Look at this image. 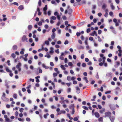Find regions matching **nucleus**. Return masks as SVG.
<instances>
[{
  "mask_svg": "<svg viewBox=\"0 0 122 122\" xmlns=\"http://www.w3.org/2000/svg\"><path fill=\"white\" fill-rule=\"evenodd\" d=\"M53 16H52L51 18V20L50 21V23H53Z\"/></svg>",
  "mask_w": 122,
  "mask_h": 122,
  "instance_id": "nucleus-23",
  "label": "nucleus"
},
{
  "mask_svg": "<svg viewBox=\"0 0 122 122\" xmlns=\"http://www.w3.org/2000/svg\"><path fill=\"white\" fill-rule=\"evenodd\" d=\"M54 15H57V17L58 20L60 19V17L59 15H58V12H55L54 13Z\"/></svg>",
  "mask_w": 122,
  "mask_h": 122,
  "instance_id": "nucleus-8",
  "label": "nucleus"
},
{
  "mask_svg": "<svg viewBox=\"0 0 122 122\" xmlns=\"http://www.w3.org/2000/svg\"><path fill=\"white\" fill-rule=\"evenodd\" d=\"M91 30L90 28H88L87 29L86 32L87 33H88L89 32H90Z\"/></svg>",
  "mask_w": 122,
  "mask_h": 122,
  "instance_id": "nucleus-54",
  "label": "nucleus"
},
{
  "mask_svg": "<svg viewBox=\"0 0 122 122\" xmlns=\"http://www.w3.org/2000/svg\"><path fill=\"white\" fill-rule=\"evenodd\" d=\"M64 57L61 56H59V59L61 60H63L64 59Z\"/></svg>",
  "mask_w": 122,
  "mask_h": 122,
  "instance_id": "nucleus-37",
  "label": "nucleus"
},
{
  "mask_svg": "<svg viewBox=\"0 0 122 122\" xmlns=\"http://www.w3.org/2000/svg\"><path fill=\"white\" fill-rule=\"evenodd\" d=\"M66 113V112L64 110H61L60 111V112H59L58 114H56V115L57 116L62 113L65 114Z\"/></svg>",
  "mask_w": 122,
  "mask_h": 122,
  "instance_id": "nucleus-9",
  "label": "nucleus"
},
{
  "mask_svg": "<svg viewBox=\"0 0 122 122\" xmlns=\"http://www.w3.org/2000/svg\"><path fill=\"white\" fill-rule=\"evenodd\" d=\"M71 88H69L67 89V92H71Z\"/></svg>",
  "mask_w": 122,
  "mask_h": 122,
  "instance_id": "nucleus-64",
  "label": "nucleus"
},
{
  "mask_svg": "<svg viewBox=\"0 0 122 122\" xmlns=\"http://www.w3.org/2000/svg\"><path fill=\"white\" fill-rule=\"evenodd\" d=\"M68 43V41L67 40H66L64 44L65 45L67 44Z\"/></svg>",
  "mask_w": 122,
  "mask_h": 122,
  "instance_id": "nucleus-62",
  "label": "nucleus"
},
{
  "mask_svg": "<svg viewBox=\"0 0 122 122\" xmlns=\"http://www.w3.org/2000/svg\"><path fill=\"white\" fill-rule=\"evenodd\" d=\"M10 57H12L14 59H15L16 57V55L14 53H13L11 54Z\"/></svg>",
  "mask_w": 122,
  "mask_h": 122,
  "instance_id": "nucleus-14",
  "label": "nucleus"
},
{
  "mask_svg": "<svg viewBox=\"0 0 122 122\" xmlns=\"http://www.w3.org/2000/svg\"><path fill=\"white\" fill-rule=\"evenodd\" d=\"M112 31L114 34H116V32L115 30L113 29L112 30Z\"/></svg>",
  "mask_w": 122,
  "mask_h": 122,
  "instance_id": "nucleus-43",
  "label": "nucleus"
},
{
  "mask_svg": "<svg viewBox=\"0 0 122 122\" xmlns=\"http://www.w3.org/2000/svg\"><path fill=\"white\" fill-rule=\"evenodd\" d=\"M84 55L83 54H82L81 56V59H83L84 58Z\"/></svg>",
  "mask_w": 122,
  "mask_h": 122,
  "instance_id": "nucleus-42",
  "label": "nucleus"
},
{
  "mask_svg": "<svg viewBox=\"0 0 122 122\" xmlns=\"http://www.w3.org/2000/svg\"><path fill=\"white\" fill-rule=\"evenodd\" d=\"M50 49L51 50L50 51V53H53V48L52 47H50Z\"/></svg>",
  "mask_w": 122,
  "mask_h": 122,
  "instance_id": "nucleus-27",
  "label": "nucleus"
},
{
  "mask_svg": "<svg viewBox=\"0 0 122 122\" xmlns=\"http://www.w3.org/2000/svg\"><path fill=\"white\" fill-rule=\"evenodd\" d=\"M95 77L97 79H99V77L98 74V72H97V73L96 75L95 76Z\"/></svg>",
  "mask_w": 122,
  "mask_h": 122,
  "instance_id": "nucleus-29",
  "label": "nucleus"
},
{
  "mask_svg": "<svg viewBox=\"0 0 122 122\" xmlns=\"http://www.w3.org/2000/svg\"><path fill=\"white\" fill-rule=\"evenodd\" d=\"M24 8V6L23 5L20 6L18 7V9L20 10H22Z\"/></svg>",
  "mask_w": 122,
  "mask_h": 122,
  "instance_id": "nucleus-15",
  "label": "nucleus"
},
{
  "mask_svg": "<svg viewBox=\"0 0 122 122\" xmlns=\"http://www.w3.org/2000/svg\"><path fill=\"white\" fill-rule=\"evenodd\" d=\"M120 89L119 87H117L116 89V91H117L118 92L120 91Z\"/></svg>",
  "mask_w": 122,
  "mask_h": 122,
  "instance_id": "nucleus-34",
  "label": "nucleus"
},
{
  "mask_svg": "<svg viewBox=\"0 0 122 122\" xmlns=\"http://www.w3.org/2000/svg\"><path fill=\"white\" fill-rule=\"evenodd\" d=\"M78 42L81 44L82 43V42L80 40H79Z\"/></svg>",
  "mask_w": 122,
  "mask_h": 122,
  "instance_id": "nucleus-60",
  "label": "nucleus"
},
{
  "mask_svg": "<svg viewBox=\"0 0 122 122\" xmlns=\"http://www.w3.org/2000/svg\"><path fill=\"white\" fill-rule=\"evenodd\" d=\"M83 23H78L77 25L78 26H81L83 25Z\"/></svg>",
  "mask_w": 122,
  "mask_h": 122,
  "instance_id": "nucleus-53",
  "label": "nucleus"
},
{
  "mask_svg": "<svg viewBox=\"0 0 122 122\" xmlns=\"http://www.w3.org/2000/svg\"><path fill=\"white\" fill-rule=\"evenodd\" d=\"M13 97L15 99L17 98V95L16 94H14L13 95Z\"/></svg>",
  "mask_w": 122,
  "mask_h": 122,
  "instance_id": "nucleus-38",
  "label": "nucleus"
},
{
  "mask_svg": "<svg viewBox=\"0 0 122 122\" xmlns=\"http://www.w3.org/2000/svg\"><path fill=\"white\" fill-rule=\"evenodd\" d=\"M5 120L7 122H10V119L8 118L5 119Z\"/></svg>",
  "mask_w": 122,
  "mask_h": 122,
  "instance_id": "nucleus-57",
  "label": "nucleus"
},
{
  "mask_svg": "<svg viewBox=\"0 0 122 122\" xmlns=\"http://www.w3.org/2000/svg\"><path fill=\"white\" fill-rule=\"evenodd\" d=\"M82 108L86 110H88V108L86 107L85 106H82Z\"/></svg>",
  "mask_w": 122,
  "mask_h": 122,
  "instance_id": "nucleus-28",
  "label": "nucleus"
},
{
  "mask_svg": "<svg viewBox=\"0 0 122 122\" xmlns=\"http://www.w3.org/2000/svg\"><path fill=\"white\" fill-rule=\"evenodd\" d=\"M60 109L59 108H58L57 109L56 111L57 112V114H58L59 112H60Z\"/></svg>",
  "mask_w": 122,
  "mask_h": 122,
  "instance_id": "nucleus-41",
  "label": "nucleus"
},
{
  "mask_svg": "<svg viewBox=\"0 0 122 122\" xmlns=\"http://www.w3.org/2000/svg\"><path fill=\"white\" fill-rule=\"evenodd\" d=\"M94 115L97 118L99 117L100 116L99 113L97 112H95L94 113Z\"/></svg>",
  "mask_w": 122,
  "mask_h": 122,
  "instance_id": "nucleus-12",
  "label": "nucleus"
},
{
  "mask_svg": "<svg viewBox=\"0 0 122 122\" xmlns=\"http://www.w3.org/2000/svg\"><path fill=\"white\" fill-rule=\"evenodd\" d=\"M96 32L95 30L91 34V35L92 36H94L95 33H96Z\"/></svg>",
  "mask_w": 122,
  "mask_h": 122,
  "instance_id": "nucleus-21",
  "label": "nucleus"
},
{
  "mask_svg": "<svg viewBox=\"0 0 122 122\" xmlns=\"http://www.w3.org/2000/svg\"><path fill=\"white\" fill-rule=\"evenodd\" d=\"M73 120L75 121H77L78 120V119L77 117H75L73 118Z\"/></svg>",
  "mask_w": 122,
  "mask_h": 122,
  "instance_id": "nucleus-52",
  "label": "nucleus"
},
{
  "mask_svg": "<svg viewBox=\"0 0 122 122\" xmlns=\"http://www.w3.org/2000/svg\"><path fill=\"white\" fill-rule=\"evenodd\" d=\"M111 113L109 112H106L105 113V117H110L111 116Z\"/></svg>",
  "mask_w": 122,
  "mask_h": 122,
  "instance_id": "nucleus-2",
  "label": "nucleus"
},
{
  "mask_svg": "<svg viewBox=\"0 0 122 122\" xmlns=\"http://www.w3.org/2000/svg\"><path fill=\"white\" fill-rule=\"evenodd\" d=\"M99 121H103V118L102 117H100L98 119Z\"/></svg>",
  "mask_w": 122,
  "mask_h": 122,
  "instance_id": "nucleus-50",
  "label": "nucleus"
},
{
  "mask_svg": "<svg viewBox=\"0 0 122 122\" xmlns=\"http://www.w3.org/2000/svg\"><path fill=\"white\" fill-rule=\"evenodd\" d=\"M80 33L77 32L76 33V35L78 36V37L80 36Z\"/></svg>",
  "mask_w": 122,
  "mask_h": 122,
  "instance_id": "nucleus-59",
  "label": "nucleus"
},
{
  "mask_svg": "<svg viewBox=\"0 0 122 122\" xmlns=\"http://www.w3.org/2000/svg\"><path fill=\"white\" fill-rule=\"evenodd\" d=\"M44 22V20L43 19H42L41 21H40L38 23H42Z\"/></svg>",
  "mask_w": 122,
  "mask_h": 122,
  "instance_id": "nucleus-46",
  "label": "nucleus"
},
{
  "mask_svg": "<svg viewBox=\"0 0 122 122\" xmlns=\"http://www.w3.org/2000/svg\"><path fill=\"white\" fill-rule=\"evenodd\" d=\"M24 50L23 49H22L21 51H20V53L21 54H24Z\"/></svg>",
  "mask_w": 122,
  "mask_h": 122,
  "instance_id": "nucleus-30",
  "label": "nucleus"
},
{
  "mask_svg": "<svg viewBox=\"0 0 122 122\" xmlns=\"http://www.w3.org/2000/svg\"><path fill=\"white\" fill-rule=\"evenodd\" d=\"M45 43L47 45H48L49 44V42L48 41H46L45 42Z\"/></svg>",
  "mask_w": 122,
  "mask_h": 122,
  "instance_id": "nucleus-32",
  "label": "nucleus"
},
{
  "mask_svg": "<svg viewBox=\"0 0 122 122\" xmlns=\"http://www.w3.org/2000/svg\"><path fill=\"white\" fill-rule=\"evenodd\" d=\"M87 64L89 65H91L92 64V62L91 61H89L87 63Z\"/></svg>",
  "mask_w": 122,
  "mask_h": 122,
  "instance_id": "nucleus-58",
  "label": "nucleus"
},
{
  "mask_svg": "<svg viewBox=\"0 0 122 122\" xmlns=\"http://www.w3.org/2000/svg\"><path fill=\"white\" fill-rule=\"evenodd\" d=\"M13 49L14 50H16L17 49V46L16 45H15L13 46L12 47Z\"/></svg>",
  "mask_w": 122,
  "mask_h": 122,
  "instance_id": "nucleus-16",
  "label": "nucleus"
},
{
  "mask_svg": "<svg viewBox=\"0 0 122 122\" xmlns=\"http://www.w3.org/2000/svg\"><path fill=\"white\" fill-rule=\"evenodd\" d=\"M21 64L20 62L18 63V64L16 66V67L18 69V71H21V68L20 67L21 66Z\"/></svg>",
  "mask_w": 122,
  "mask_h": 122,
  "instance_id": "nucleus-1",
  "label": "nucleus"
},
{
  "mask_svg": "<svg viewBox=\"0 0 122 122\" xmlns=\"http://www.w3.org/2000/svg\"><path fill=\"white\" fill-rule=\"evenodd\" d=\"M102 99L104 100H105L106 99V97L104 95L102 97Z\"/></svg>",
  "mask_w": 122,
  "mask_h": 122,
  "instance_id": "nucleus-63",
  "label": "nucleus"
},
{
  "mask_svg": "<svg viewBox=\"0 0 122 122\" xmlns=\"http://www.w3.org/2000/svg\"><path fill=\"white\" fill-rule=\"evenodd\" d=\"M94 25V23H91L90 24H89L87 25V27H90L91 25Z\"/></svg>",
  "mask_w": 122,
  "mask_h": 122,
  "instance_id": "nucleus-44",
  "label": "nucleus"
},
{
  "mask_svg": "<svg viewBox=\"0 0 122 122\" xmlns=\"http://www.w3.org/2000/svg\"><path fill=\"white\" fill-rule=\"evenodd\" d=\"M55 52L57 53L58 54L59 53V49H57V50H56L55 51Z\"/></svg>",
  "mask_w": 122,
  "mask_h": 122,
  "instance_id": "nucleus-40",
  "label": "nucleus"
},
{
  "mask_svg": "<svg viewBox=\"0 0 122 122\" xmlns=\"http://www.w3.org/2000/svg\"><path fill=\"white\" fill-rule=\"evenodd\" d=\"M73 84H76L77 83V82L76 81H74V80L73 81Z\"/></svg>",
  "mask_w": 122,
  "mask_h": 122,
  "instance_id": "nucleus-56",
  "label": "nucleus"
},
{
  "mask_svg": "<svg viewBox=\"0 0 122 122\" xmlns=\"http://www.w3.org/2000/svg\"><path fill=\"white\" fill-rule=\"evenodd\" d=\"M102 30H98V32L99 34H101L102 33Z\"/></svg>",
  "mask_w": 122,
  "mask_h": 122,
  "instance_id": "nucleus-48",
  "label": "nucleus"
},
{
  "mask_svg": "<svg viewBox=\"0 0 122 122\" xmlns=\"http://www.w3.org/2000/svg\"><path fill=\"white\" fill-rule=\"evenodd\" d=\"M70 109H74V106L73 104H71L70 107Z\"/></svg>",
  "mask_w": 122,
  "mask_h": 122,
  "instance_id": "nucleus-13",
  "label": "nucleus"
},
{
  "mask_svg": "<svg viewBox=\"0 0 122 122\" xmlns=\"http://www.w3.org/2000/svg\"><path fill=\"white\" fill-rule=\"evenodd\" d=\"M51 11L49 10L47 12V14L48 16H50L51 15Z\"/></svg>",
  "mask_w": 122,
  "mask_h": 122,
  "instance_id": "nucleus-45",
  "label": "nucleus"
},
{
  "mask_svg": "<svg viewBox=\"0 0 122 122\" xmlns=\"http://www.w3.org/2000/svg\"><path fill=\"white\" fill-rule=\"evenodd\" d=\"M6 96V95L5 93L4 92H3V95H2V97H1V98L3 100H4L5 98H6V97H5Z\"/></svg>",
  "mask_w": 122,
  "mask_h": 122,
  "instance_id": "nucleus-10",
  "label": "nucleus"
},
{
  "mask_svg": "<svg viewBox=\"0 0 122 122\" xmlns=\"http://www.w3.org/2000/svg\"><path fill=\"white\" fill-rule=\"evenodd\" d=\"M93 40V38L92 37H90L89 38V40L90 41H92Z\"/></svg>",
  "mask_w": 122,
  "mask_h": 122,
  "instance_id": "nucleus-55",
  "label": "nucleus"
},
{
  "mask_svg": "<svg viewBox=\"0 0 122 122\" xmlns=\"http://www.w3.org/2000/svg\"><path fill=\"white\" fill-rule=\"evenodd\" d=\"M68 65L69 66H72L73 65L72 63L71 62H69L68 63Z\"/></svg>",
  "mask_w": 122,
  "mask_h": 122,
  "instance_id": "nucleus-39",
  "label": "nucleus"
},
{
  "mask_svg": "<svg viewBox=\"0 0 122 122\" xmlns=\"http://www.w3.org/2000/svg\"><path fill=\"white\" fill-rule=\"evenodd\" d=\"M38 5L39 6H41V0H39V1Z\"/></svg>",
  "mask_w": 122,
  "mask_h": 122,
  "instance_id": "nucleus-36",
  "label": "nucleus"
},
{
  "mask_svg": "<svg viewBox=\"0 0 122 122\" xmlns=\"http://www.w3.org/2000/svg\"><path fill=\"white\" fill-rule=\"evenodd\" d=\"M75 88L76 89V93L78 94H79L81 91L80 88L78 86H76Z\"/></svg>",
  "mask_w": 122,
  "mask_h": 122,
  "instance_id": "nucleus-5",
  "label": "nucleus"
},
{
  "mask_svg": "<svg viewBox=\"0 0 122 122\" xmlns=\"http://www.w3.org/2000/svg\"><path fill=\"white\" fill-rule=\"evenodd\" d=\"M42 65L43 67L46 69H47L49 68V67L48 66H46L44 64H43Z\"/></svg>",
  "mask_w": 122,
  "mask_h": 122,
  "instance_id": "nucleus-22",
  "label": "nucleus"
},
{
  "mask_svg": "<svg viewBox=\"0 0 122 122\" xmlns=\"http://www.w3.org/2000/svg\"><path fill=\"white\" fill-rule=\"evenodd\" d=\"M12 4H14L15 5H16L17 6H18L19 5V4H18V3H17L16 2H15L13 3H12Z\"/></svg>",
  "mask_w": 122,
  "mask_h": 122,
  "instance_id": "nucleus-51",
  "label": "nucleus"
},
{
  "mask_svg": "<svg viewBox=\"0 0 122 122\" xmlns=\"http://www.w3.org/2000/svg\"><path fill=\"white\" fill-rule=\"evenodd\" d=\"M24 110V109L22 108H21L20 109L19 111L21 112H22Z\"/></svg>",
  "mask_w": 122,
  "mask_h": 122,
  "instance_id": "nucleus-35",
  "label": "nucleus"
},
{
  "mask_svg": "<svg viewBox=\"0 0 122 122\" xmlns=\"http://www.w3.org/2000/svg\"><path fill=\"white\" fill-rule=\"evenodd\" d=\"M72 10L71 9H69L68 10V13L69 14H71L72 12Z\"/></svg>",
  "mask_w": 122,
  "mask_h": 122,
  "instance_id": "nucleus-17",
  "label": "nucleus"
},
{
  "mask_svg": "<svg viewBox=\"0 0 122 122\" xmlns=\"http://www.w3.org/2000/svg\"><path fill=\"white\" fill-rule=\"evenodd\" d=\"M47 5H46L45 7L43 8V11H46L47 10Z\"/></svg>",
  "mask_w": 122,
  "mask_h": 122,
  "instance_id": "nucleus-20",
  "label": "nucleus"
},
{
  "mask_svg": "<svg viewBox=\"0 0 122 122\" xmlns=\"http://www.w3.org/2000/svg\"><path fill=\"white\" fill-rule=\"evenodd\" d=\"M106 75L108 77L111 78L112 76V73L111 72H108L106 74Z\"/></svg>",
  "mask_w": 122,
  "mask_h": 122,
  "instance_id": "nucleus-3",
  "label": "nucleus"
},
{
  "mask_svg": "<svg viewBox=\"0 0 122 122\" xmlns=\"http://www.w3.org/2000/svg\"><path fill=\"white\" fill-rule=\"evenodd\" d=\"M71 78L70 76H68L67 77V79L68 81H70L71 80Z\"/></svg>",
  "mask_w": 122,
  "mask_h": 122,
  "instance_id": "nucleus-24",
  "label": "nucleus"
},
{
  "mask_svg": "<svg viewBox=\"0 0 122 122\" xmlns=\"http://www.w3.org/2000/svg\"><path fill=\"white\" fill-rule=\"evenodd\" d=\"M107 7V5L105 3H104L102 6V8L103 9L105 10Z\"/></svg>",
  "mask_w": 122,
  "mask_h": 122,
  "instance_id": "nucleus-11",
  "label": "nucleus"
},
{
  "mask_svg": "<svg viewBox=\"0 0 122 122\" xmlns=\"http://www.w3.org/2000/svg\"><path fill=\"white\" fill-rule=\"evenodd\" d=\"M49 114L48 113H47L45 114L44 115V117L45 118H47V116L49 115Z\"/></svg>",
  "mask_w": 122,
  "mask_h": 122,
  "instance_id": "nucleus-31",
  "label": "nucleus"
},
{
  "mask_svg": "<svg viewBox=\"0 0 122 122\" xmlns=\"http://www.w3.org/2000/svg\"><path fill=\"white\" fill-rule=\"evenodd\" d=\"M5 85L8 88L9 87V86L8 85V83L7 82H5Z\"/></svg>",
  "mask_w": 122,
  "mask_h": 122,
  "instance_id": "nucleus-25",
  "label": "nucleus"
},
{
  "mask_svg": "<svg viewBox=\"0 0 122 122\" xmlns=\"http://www.w3.org/2000/svg\"><path fill=\"white\" fill-rule=\"evenodd\" d=\"M109 106L110 108L112 110H114L115 109V107L114 105L110 104L109 105Z\"/></svg>",
  "mask_w": 122,
  "mask_h": 122,
  "instance_id": "nucleus-4",
  "label": "nucleus"
},
{
  "mask_svg": "<svg viewBox=\"0 0 122 122\" xmlns=\"http://www.w3.org/2000/svg\"><path fill=\"white\" fill-rule=\"evenodd\" d=\"M26 120L27 121L29 122L30 121V119L29 118H28V117H27L26 118Z\"/></svg>",
  "mask_w": 122,
  "mask_h": 122,
  "instance_id": "nucleus-61",
  "label": "nucleus"
},
{
  "mask_svg": "<svg viewBox=\"0 0 122 122\" xmlns=\"http://www.w3.org/2000/svg\"><path fill=\"white\" fill-rule=\"evenodd\" d=\"M86 66V64L85 63H83L82 64V66L83 67H85Z\"/></svg>",
  "mask_w": 122,
  "mask_h": 122,
  "instance_id": "nucleus-47",
  "label": "nucleus"
},
{
  "mask_svg": "<svg viewBox=\"0 0 122 122\" xmlns=\"http://www.w3.org/2000/svg\"><path fill=\"white\" fill-rule=\"evenodd\" d=\"M6 71L8 72H10L11 71L9 69L7 68H6Z\"/></svg>",
  "mask_w": 122,
  "mask_h": 122,
  "instance_id": "nucleus-33",
  "label": "nucleus"
},
{
  "mask_svg": "<svg viewBox=\"0 0 122 122\" xmlns=\"http://www.w3.org/2000/svg\"><path fill=\"white\" fill-rule=\"evenodd\" d=\"M32 28V26L30 25H29L28 26V29L29 30H31Z\"/></svg>",
  "mask_w": 122,
  "mask_h": 122,
  "instance_id": "nucleus-26",
  "label": "nucleus"
},
{
  "mask_svg": "<svg viewBox=\"0 0 122 122\" xmlns=\"http://www.w3.org/2000/svg\"><path fill=\"white\" fill-rule=\"evenodd\" d=\"M77 47L79 49H84V47L81 46H78Z\"/></svg>",
  "mask_w": 122,
  "mask_h": 122,
  "instance_id": "nucleus-19",
  "label": "nucleus"
},
{
  "mask_svg": "<svg viewBox=\"0 0 122 122\" xmlns=\"http://www.w3.org/2000/svg\"><path fill=\"white\" fill-rule=\"evenodd\" d=\"M110 120L112 122H113L115 119V117L113 116H111L109 117Z\"/></svg>",
  "mask_w": 122,
  "mask_h": 122,
  "instance_id": "nucleus-7",
  "label": "nucleus"
},
{
  "mask_svg": "<svg viewBox=\"0 0 122 122\" xmlns=\"http://www.w3.org/2000/svg\"><path fill=\"white\" fill-rule=\"evenodd\" d=\"M111 7V9L112 10H114L115 9V8L113 4L112 3L110 4Z\"/></svg>",
  "mask_w": 122,
  "mask_h": 122,
  "instance_id": "nucleus-18",
  "label": "nucleus"
},
{
  "mask_svg": "<svg viewBox=\"0 0 122 122\" xmlns=\"http://www.w3.org/2000/svg\"><path fill=\"white\" fill-rule=\"evenodd\" d=\"M22 41H26L27 42V38H26L25 36H23L22 38Z\"/></svg>",
  "mask_w": 122,
  "mask_h": 122,
  "instance_id": "nucleus-6",
  "label": "nucleus"
},
{
  "mask_svg": "<svg viewBox=\"0 0 122 122\" xmlns=\"http://www.w3.org/2000/svg\"><path fill=\"white\" fill-rule=\"evenodd\" d=\"M108 13L107 12H106L104 16L107 17H108Z\"/></svg>",
  "mask_w": 122,
  "mask_h": 122,
  "instance_id": "nucleus-49",
  "label": "nucleus"
}]
</instances>
